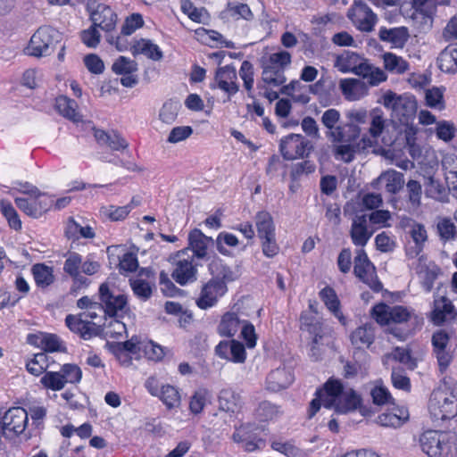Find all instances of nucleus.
<instances>
[{"instance_id": "nucleus-1", "label": "nucleus", "mask_w": 457, "mask_h": 457, "mask_svg": "<svg viewBox=\"0 0 457 457\" xmlns=\"http://www.w3.org/2000/svg\"><path fill=\"white\" fill-rule=\"evenodd\" d=\"M361 395L352 387L345 386L340 379L330 378L322 388L317 390L316 397L311 402L309 417H313L323 405L337 413L347 414L361 406Z\"/></svg>"}, {"instance_id": "nucleus-2", "label": "nucleus", "mask_w": 457, "mask_h": 457, "mask_svg": "<svg viewBox=\"0 0 457 457\" xmlns=\"http://www.w3.org/2000/svg\"><path fill=\"white\" fill-rule=\"evenodd\" d=\"M386 122L387 120L382 110H374L370 114V127L368 129V134H363L359 141L334 143L335 158L348 163L354 160L357 153L375 146L386 127Z\"/></svg>"}, {"instance_id": "nucleus-3", "label": "nucleus", "mask_w": 457, "mask_h": 457, "mask_svg": "<svg viewBox=\"0 0 457 457\" xmlns=\"http://www.w3.org/2000/svg\"><path fill=\"white\" fill-rule=\"evenodd\" d=\"M428 411L435 422L450 420L457 414V386L445 378L430 396Z\"/></svg>"}, {"instance_id": "nucleus-4", "label": "nucleus", "mask_w": 457, "mask_h": 457, "mask_svg": "<svg viewBox=\"0 0 457 457\" xmlns=\"http://www.w3.org/2000/svg\"><path fill=\"white\" fill-rule=\"evenodd\" d=\"M421 450L429 457H454L457 437L453 433L428 430L420 437Z\"/></svg>"}, {"instance_id": "nucleus-5", "label": "nucleus", "mask_w": 457, "mask_h": 457, "mask_svg": "<svg viewBox=\"0 0 457 457\" xmlns=\"http://www.w3.org/2000/svg\"><path fill=\"white\" fill-rule=\"evenodd\" d=\"M382 104L392 111V116L403 125L413 120L418 109L416 98L411 95L397 96L387 91L382 96Z\"/></svg>"}, {"instance_id": "nucleus-6", "label": "nucleus", "mask_w": 457, "mask_h": 457, "mask_svg": "<svg viewBox=\"0 0 457 457\" xmlns=\"http://www.w3.org/2000/svg\"><path fill=\"white\" fill-rule=\"evenodd\" d=\"M173 266L172 278L180 286L193 283L197 279V268L194 264V256L188 254L187 249L177 252L170 257Z\"/></svg>"}, {"instance_id": "nucleus-7", "label": "nucleus", "mask_w": 457, "mask_h": 457, "mask_svg": "<svg viewBox=\"0 0 457 457\" xmlns=\"http://www.w3.org/2000/svg\"><path fill=\"white\" fill-rule=\"evenodd\" d=\"M122 348L131 358L145 357L150 361H161L165 355L164 349L158 344L146 338L133 337L122 344Z\"/></svg>"}, {"instance_id": "nucleus-8", "label": "nucleus", "mask_w": 457, "mask_h": 457, "mask_svg": "<svg viewBox=\"0 0 457 457\" xmlns=\"http://www.w3.org/2000/svg\"><path fill=\"white\" fill-rule=\"evenodd\" d=\"M60 39L61 34L55 29L50 26L40 27L30 38L28 53L36 57L48 55Z\"/></svg>"}, {"instance_id": "nucleus-9", "label": "nucleus", "mask_w": 457, "mask_h": 457, "mask_svg": "<svg viewBox=\"0 0 457 457\" xmlns=\"http://www.w3.org/2000/svg\"><path fill=\"white\" fill-rule=\"evenodd\" d=\"M370 314L378 324L389 325L407 322L412 318L414 312L405 306H390L381 303L371 309Z\"/></svg>"}, {"instance_id": "nucleus-10", "label": "nucleus", "mask_w": 457, "mask_h": 457, "mask_svg": "<svg viewBox=\"0 0 457 457\" xmlns=\"http://www.w3.org/2000/svg\"><path fill=\"white\" fill-rule=\"evenodd\" d=\"M353 273L374 292H379L382 289V284L378 279L375 266L370 261L363 249H358L356 251Z\"/></svg>"}, {"instance_id": "nucleus-11", "label": "nucleus", "mask_w": 457, "mask_h": 457, "mask_svg": "<svg viewBox=\"0 0 457 457\" xmlns=\"http://www.w3.org/2000/svg\"><path fill=\"white\" fill-rule=\"evenodd\" d=\"M347 17L361 32H371L378 20L371 8L361 0L353 1L347 11Z\"/></svg>"}, {"instance_id": "nucleus-12", "label": "nucleus", "mask_w": 457, "mask_h": 457, "mask_svg": "<svg viewBox=\"0 0 457 457\" xmlns=\"http://www.w3.org/2000/svg\"><path fill=\"white\" fill-rule=\"evenodd\" d=\"M312 143L300 134H289L281 138L279 151L284 159L293 161L308 156Z\"/></svg>"}, {"instance_id": "nucleus-13", "label": "nucleus", "mask_w": 457, "mask_h": 457, "mask_svg": "<svg viewBox=\"0 0 457 457\" xmlns=\"http://www.w3.org/2000/svg\"><path fill=\"white\" fill-rule=\"evenodd\" d=\"M16 206L26 215L37 219L54 204V199L46 193H38L28 197H14Z\"/></svg>"}, {"instance_id": "nucleus-14", "label": "nucleus", "mask_w": 457, "mask_h": 457, "mask_svg": "<svg viewBox=\"0 0 457 457\" xmlns=\"http://www.w3.org/2000/svg\"><path fill=\"white\" fill-rule=\"evenodd\" d=\"M145 387L152 396L158 397L168 410L180 405L181 396L176 386L170 384L159 385L154 377H150L145 380Z\"/></svg>"}, {"instance_id": "nucleus-15", "label": "nucleus", "mask_w": 457, "mask_h": 457, "mask_svg": "<svg viewBox=\"0 0 457 457\" xmlns=\"http://www.w3.org/2000/svg\"><path fill=\"white\" fill-rule=\"evenodd\" d=\"M227 292L228 287L224 281L211 278L203 285L200 295L196 299V305L202 310L212 308Z\"/></svg>"}, {"instance_id": "nucleus-16", "label": "nucleus", "mask_w": 457, "mask_h": 457, "mask_svg": "<svg viewBox=\"0 0 457 457\" xmlns=\"http://www.w3.org/2000/svg\"><path fill=\"white\" fill-rule=\"evenodd\" d=\"M100 300L104 308V314L110 317H121L127 312V297L114 294L108 284L103 283L99 287Z\"/></svg>"}, {"instance_id": "nucleus-17", "label": "nucleus", "mask_w": 457, "mask_h": 457, "mask_svg": "<svg viewBox=\"0 0 457 457\" xmlns=\"http://www.w3.org/2000/svg\"><path fill=\"white\" fill-rule=\"evenodd\" d=\"M4 436L12 437L21 435L29 421L28 412L21 407H12L1 416Z\"/></svg>"}, {"instance_id": "nucleus-18", "label": "nucleus", "mask_w": 457, "mask_h": 457, "mask_svg": "<svg viewBox=\"0 0 457 457\" xmlns=\"http://www.w3.org/2000/svg\"><path fill=\"white\" fill-rule=\"evenodd\" d=\"M341 114L334 108L326 110L320 118L322 125L327 129L326 137L332 143L347 141L345 124L340 125Z\"/></svg>"}, {"instance_id": "nucleus-19", "label": "nucleus", "mask_w": 457, "mask_h": 457, "mask_svg": "<svg viewBox=\"0 0 457 457\" xmlns=\"http://www.w3.org/2000/svg\"><path fill=\"white\" fill-rule=\"evenodd\" d=\"M433 353L435 354L439 370L445 372L453 360V350L449 346L450 337L445 330H438L432 336Z\"/></svg>"}, {"instance_id": "nucleus-20", "label": "nucleus", "mask_w": 457, "mask_h": 457, "mask_svg": "<svg viewBox=\"0 0 457 457\" xmlns=\"http://www.w3.org/2000/svg\"><path fill=\"white\" fill-rule=\"evenodd\" d=\"M27 343L43 350L45 353H64L66 346L55 334L37 331L27 336Z\"/></svg>"}, {"instance_id": "nucleus-21", "label": "nucleus", "mask_w": 457, "mask_h": 457, "mask_svg": "<svg viewBox=\"0 0 457 457\" xmlns=\"http://www.w3.org/2000/svg\"><path fill=\"white\" fill-rule=\"evenodd\" d=\"M374 110L378 109H373L370 112L364 108L352 109L345 113L348 120V122L345 123L347 141H355L361 137V129L360 126L365 124L368 120L369 128L370 127V114Z\"/></svg>"}, {"instance_id": "nucleus-22", "label": "nucleus", "mask_w": 457, "mask_h": 457, "mask_svg": "<svg viewBox=\"0 0 457 457\" xmlns=\"http://www.w3.org/2000/svg\"><path fill=\"white\" fill-rule=\"evenodd\" d=\"M216 354L224 360L244 363L246 359L245 345L237 340L221 341L215 347Z\"/></svg>"}, {"instance_id": "nucleus-23", "label": "nucleus", "mask_w": 457, "mask_h": 457, "mask_svg": "<svg viewBox=\"0 0 457 457\" xmlns=\"http://www.w3.org/2000/svg\"><path fill=\"white\" fill-rule=\"evenodd\" d=\"M292 370L286 365L271 370L266 378V389L270 392H278L288 387L294 381Z\"/></svg>"}, {"instance_id": "nucleus-24", "label": "nucleus", "mask_w": 457, "mask_h": 457, "mask_svg": "<svg viewBox=\"0 0 457 457\" xmlns=\"http://www.w3.org/2000/svg\"><path fill=\"white\" fill-rule=\"evenodd\" d=\"M237 76L236 69L228 65L218 69L215 74V85L212 87H218L228 94V96H234L239 90L237 83Z\"/></svg>"}, {"instance_id": "nucleus-25", "label": "nucleus", "mask_w": 457, "mask_h": 457, "mask_svg": "<svg viewBox=\"0 0 457 457\" xmlns=\"http://www.w3.org/2000/svg\"><path fill=\"white\" fill-rule=\"evenodd\" d=\"M365 62L366 60L360 54L346 51L337 57L334 66L343 73L351 72L359 76L365 70Z\"/></svg>"}, {"instance_id": "nucleus-26", "label": "nucleus", "mask_w": 457, "mask_h": 457, "mask_svg": "<svg viewBox=\"0 0 457 457\" xmlns=\"http://www.w3.org/2000/svg\"><path fill=\"white\" fill-rule=\"evenodd\" d=\"M90 19L94 26L105 31L113 30L117 23V14L110 6L105 4H98L91 12Z\"/></svg>"}, {"instance_id": "nucleus-27", "label": "nucleus", "mask_w": 457, "mask_h": 457, "mask_svg": "<svg viewBox=\"0 0 457 457\" xmlns=\"http://www.w3.org/2000/svg\"><path fill=\"white\" fill-rule=\"evenodd\" d=\"M455 316V308L449 299L445 296L435 298L430 318L436 325H441L445 321L454 319Z\"/></svg>"}, {"instance_id": "nucleus-28", "label": "nucleus", "mask_w": 457, "mask_h": 457, "mask_svg": "<svg viewBox=\"0 0 457 457\" xmlns=\"http://www.w3.org/2000/svg\"><path fill=\"white\" fill-rule=\"evenodd\" d=\"M372 235L373 231L368 229V220L365 215H359L353 218L350 229V237L354 245L362 249Z\"/></svg>"}, {"instance_id": "nucleus-29", "label": "nucleus", "mask_w": 457, "mask_h": 457, "mask_svg": "<svg viewBox=\"0 0 457 457\" xmlns=\"http://www.w3.org/2000/svg\"><path fill=\"white\" fill-rule=\"evenodd\" d=\"M411 242L405 246V253L409 258H416L423 251L428 240V234L424 225L415 223L410 229Z\"/></svg>"}, {"instance_id": "nucleus-30", "label": "nucleus", "mask_w": 457, "mask_h": 457, "mask_svg": "<svg viewBox=\"0 0 457 457\" xmlns=\"http://www.w3.org/2000/svg\"><path fill=\"white\" fill-rule=\"evenodd\" d=\"M378 37L383 42L390 43L394 47L403 48L410 37V33L408 28L404 26L391 29L381 27Z\"/></svg>"}, {"instance_id": "nucleus-31", "label": "nucleus", "mask_w": 457, "mask_h": 457, "mask_svg": "<svg viewBox=\"0 0 457 457\" xmlns=\"http://www.w3.org/2000/svg\"><path fill=\"white\" fill-rule=\"evenodd\" d=\"M245 321V319H242L239 313L228 312L222 315L217 331L221 337H232L241 328Z\"/></svg>"}, {"instance_id": "nucleus-32", "label": "nucleus", "mask_w": 457, "mask_h": 457, "mask_svg": "<svg viewBox=\"0 0 457 457\" xmlns=\"http://www.w3.org/2000/svg\"><path fill=\"white\" fill-rule=\"evenodd\" d=\"M339 87L348 101H358L368 94L365 82L357 79H344L340 81Z\"/></svg>"}, {"instance_id": "nucleus-33", "label": "nucleus", "mask_w": 457, "mask_h": 457, "mask_svg": "<svg viewBox=\"0 0 457 457\" xmlns=\"http://www.w3.org/2000/svg\"><path fill=\"white\" fill-rule=\"evenodd\" d=\"M352 345L357 349L369 348L375 340V328L367 323L356 328L350 335Z\"/></svg>"}, {"instance_id": "nucleus-34", "label": "nucleus", "mask_w": 457, "mask_h": 457, "mask_svg": "<svg viewBox=\"0 0 457 457\" xmlns=\"http://www.w3.org/2000/svg\"><path fill=\"white\" fill-rule=\"evenodd\" d=\"M213 243L212 237L205 236L200 229L195 228L188 235V246L194 256L203 259L207 254L210 245Z\"/></svg>"}, {"instance_id": "nucleus-35", "label": "nucleus", "mask_w": 457, "mask_h": 457, "mask_svg": "<svg viewBox=\"0 0 457 457\" xmlns=\"http://www.w3.org/2000/svg\"><path fill=\"white\" fill-rule=\"evenodd\" d=\"M218 403L221 411L232 413L239 411L243 403L240 395L230 387L220 391Z\"/></svg>"}, {"instance_id": "nucleus-36", "label": "nucleus", "mask_w": 457, "mask_h": 457, "mask_svg": "<svg viewBox=\"0 0 457 457\" xmlns=\"http://www.w3.org/2000/svg\"><path fill=\"white\" fill-rule=\"evenodd\" d=\"M55 110L62 117L73 121L79 122L82 120V115L79 112L77 102L65 96H60L55 99Z\"/></svg>"}, {"instance_id": "nucleus-37", "label": "nucleus", "mask_w": 457, "mask_h": 457, "mask_svg": "<svg viewBox=\"0 0 457 457\" xmlns=\"http://www.w3.org/2000/svg\"><path fill=\"white\" fill-rule=\"evenodd\" d=\"M134 56L143 54L153 61H160L163 54L161 48L150 39L141 38L135 40L130 46Z\"/></svg>"}, {"instance_id": "nucleus-38", "label": "nucleus", "mask_w": 457, "mask_h": 457, "mask_svg": "<svg viewBox=\"0 0 457 457\" xmlns=\"http://www.w3.org/2000/svg\"><path fill=\"white\" fill-rule=\"evenodd\" d=\"M403 175L394 170L383 172L377 179L373 180L372 186L378 187L379 184H384L388 193L395 194L403 186Z\"/></svg>"}, {"instance_id": "nucleus-39", "label": "nucleus", "mask_w": 457, "mask_h": 457, "mask_svg": "<svg viewBox=\"0 0 457 457\" xmlns=\"http://www.w3.org/2000/svg\"><path fill=\"white\" fill-rule=\"evenodd\" d=\"M94 137L101 145H106L113 151H123L128 148V142L119 134L106 133L104 130L94 129Z\"/></svg>"}, {"instance_id": "nucleus-40", "label": "nucleus", "mask_w": 457, "mask_h": 457, "mask_svg": "<svg viewBox=\"0 0 457 457\" xmlns=\"http://www.w3.org/2000/svg\"><path fill=\"white\" fill-rule=\"evenodd\" d=\"M313 86H305L299 80H293L281 87V94L290 96L295 102L307 104L310 101L309 93Z\"/></svg>"}, {"instance_id": "nucleus-41", "label": "nucleus", "mask_w": 457, "mask_h": 457, "mask_svg": "<svg viewBox=\"0 0 457 457\" xmlns=\"http://www.w3.org/2000/svg\"><path fill=\"white\" fill-rule=\"evenodd\" d=\"M320 297L329 312L343 324H346V319L341 312L340 301L336 291L330 287H325L320 292Z\"/></svg>"}, {"instance_id": "nucleus-42", "label": "nucleus", "mask_w": 457, "mask_h": 457, "mask_svg": "<svg viewBox=\"0 0 457 457\" xmlns=\"http://www.w3.org/2000/svg\"><path fill=\"white\" fill-rule=\"evenodd\" d=\"M439 268L436 265L428 266L419 263L416 268V273L419 277L420 282L426 292H430L433 288L434 282L439 274Z\"/></svg>"}, {"instance_id": "nucleus-43", "label": "nucleus", "mask_w": 457, "mask_h": 457, "mask_svg": "<svg viewBox=\"0 0 457 457\" xmlns=\"http://www.w3.org/2000/svg\"><path fill=\"white\" fill-rule=\"evenodd\" d=\"M437 62L444 72L457 71V44L445 47L439 54Z\"/></svg>"}, {"instance_id": "nucleus-44", "label": "nucleus", "mask_w": 457, "mask_h": 457, "mask_svg": "<svg viewBox=\"0 0 457 457\" xmlns=\"http://www.w3.org/2000/svg\"><path fill=\"white\" fill-rule=\"evenodd\" d=\"M65 323L71 331L79 334L84 339L90 338L93 335L90 322L84 320L81 314L68 315Z\"/></svg>"}, {"instance_id": "nucleus-45", "label": "nucleus", "mask_w": 457, "mask_h": 457, "mask_svg": "<svg viewBox=\"0 0 457 457\" xmlns=\"http://www.w3.org/2000/svg\"><path fill=\"white\" fill-rule=\"evenodd\" d=\"M65 235L68 238L78 240L79 238H93L95 237L94 229L87 225L82 226L78 223L73 218H69L66 223Z\"/></svg>"}, {"instance_id": "nucleus-46", "label": "nucleus", "mask_w": 457, "mask_h": 457, "mask_svg": "<svg viewBox=\"0 0 457 457\" xmlns=\"http://www.w3.org/2000/svg\"><path fill=\"white\" fill-rule=\"evenodd\" d=\"M255 227L260 239L275 236V226L271 215L265 211L257 212Z\"/></svg>"}, {"instance_id": "nucleus-47", "label": "nucleus", "mask_w": 457, "mask_h": 457, "mask_svg": "<svg viewBox=\"0 0 457 457\" xmlns=\"http://www.w3.org/2000/svg\"><path fill=\"white\" fill-rule=\"evenodd\" d=\"M425 195L428 198L438 202H446L448 200V194L445 187L436 180L433 177H428L424 182Z\"/></svg>"}, {"instance_id": "nucleus-48", "label": "nucleus", "mask_w": 457, "mask_h": 457, "mask_svg": "<svg viewBox=\"0 0 457 457\" xmlns=\"http://www.w3.org/2000/svg\"><path fill=\"white\" fill-rule=\"evenodd\" d=\"M209 271L212 275V278H218L224 281L227 285L228 282L233 281L236 278L233 270L225 265L220 258H214L209 263Z\"/></svg>"}, {"instance_id": "nucleus-49", "label": "nucleus", "mask_w": 457, "mask_h": 457, "mask_svg": "<svg viewBox=\"0 0 457 457\" xmlns=\"http://www.w3.org/2000/svg\"><path fill=\"white\" fill-rule=\"evenodd\" d=\"M180 108L181 104L179 101L167 100L159 110V120L167 125L173 124L178 118Z\"/></svg>"}, {"instance_id": "nucleus-50", "label": "nucleus", "mask_w": 457, "mask_h": 457, "mask_svg": "<svg viewBox=\"0 0 457 457\" xmlns=\"http://www.w3.org/2000/svg\"><path fill=\"white\" fill-rule=\"evenodd\" d=\"M224 17L231 18L235 21L243 19L251 21L253 14L246 4L242 3H228L223 11Z\"/></svg>"}, {"instance_id": "nucleus-51", "label": "nucleus", "mask_w": 457, "mask_h": 457, "mask_svg": "<svg viewBox=\"0 0 457 457\" xmlns=\"http://www.w3.org/2000/svg\"><path fill=\"white\" fill-rule=\"evenodd\" d=\"M36 284L40 287H46L54 282V270L44 263H37L31 269Z\"/></svg>"}, {"instance_id": "nucleus-52", "label": "nucleus", "mask_w": 457, "mask_h": 457, "mask_svg": "<svg viewBox=\"0 0 457 457\" xmlns=\"http://www.w3.org/2000/svg\"><path fill=\"white\" fill-rule=\"evenodd\" d=\"M384 67L390 72L403 74L409 70V63L405 59L393 53L383 55Z\"/></svg>"}, {"instance_id": "nucleus-53", "label": "nucleus", "mask_w": 457, "mask_h": 457, "mask_svg": "<svg viewBox=\"0 0 457 457\" xmlns=\"http://www.w3.org/2000/svg\"><path fill=\"white\" fill-rule=\"evenodd\" d=\"M211 392L206 388H198L194 392L189 400V410L194 414L203 411L205 405L211 399Z\"/></svg>"}, {"instance_id": "nucleus-54", "label": "nucleus", "mask_w": 457, "mask_h": 457, "mask_svg": "<svg viewBox=\"0 0 457 457\" xmlns=\"http://www.w3.org/2000/svg\"><path fill=\"white\" fill-rule=\"evenodd\" d=\"M284 72L281 69H275L264 64L262 78L265 84L277 87L282 86L287 80Z\"/></svg>"}, {"instance_id": "nucleus-55", "label": "nucleus", "mask_w": 457, "mask_h": 457, "mask_svg": "<svg viewBox=\"0 0 457 457\" xmlns=\"http://www.w3.org/2000/svg\"><path fill=\"white\" fill-rule=\"evenodd\" d=\"M271 448L281 453L287 457H305L304 452L293 441L274 440L270 445Z\"/></svg>"}, {"instance_id": "nucleus-56", "label": "nucleus", "mask_w": 457, "mask_h": 457, "mask_svg": "<svg viewBox=\"0 0 457 457\" xmlns=\"http://www.w3.org/2000/svg\"><path fill=\"white\" fill-rule=\"evenodd\" d=\"M436 230L440 239L444 242L453 241L457 237L456 226L450 218L439 219Z\"/></svg>"}, {"instance_id": "nucleus-57", "label": "nucleus", "mask_w": 457, "mask_h": 457, "mask_svg": "<svg viewBox=\"0 0 457 457\" xmlns=\"http://www.w3.org/2000/svg\"><path fill=\"white\" fill-rule=\"evenodd\" d=\"M0 210L2 214L7 220L11 228L16 231L21 229V220H20V217L11 202L2 199L0 201Z\"/></svg>"}, {"instance_id": "nucleus-58", "label": "nucleus", "mask_w": 457, "mask_h": 457, "mask_svg": "<svg viewBox=\"0 0 457 457\" xmlns=\"http://www.w3.org/2000/svg\"><path fill=\"white\" fill-rule=\"evenodd\" d=\"M301 328L313 336V343L318 344L322 337L321 323L314 317L302 314L300 318Z\"/></svg>"}, {"instance_id": "nucleus-59", "label": "nucleus", "mask_w": 457, "mask_h": 457, "mask_svg": "<svg viewBox=\"0 0 457 457\" xmlns=\"http://www.w3.org/2000/svg\"><path fill=\"white\" fill-rule=\"evenodd\" d=\"M40 383L46 389L52 391H60L65 386L60 371L45 372L40 378Z\"/></svg>"}, {"instance_id": "nucleus-60", "label": "nucleus", "mask_w": 457, "mask_h": 457, "mask_svg": "<svg viewBox=\"0 0 457 457\" xmlns=\"http://www.w3.org/2000/svg\"><path fill=\"white\" fill-rule=\"evenodd\" d=\"M196 34L202 37L206 43L214 42L217 45L228 48H235L234 43L226 40L224 37L218 31L201 28L196 30Z\"/></svg>"}, {"instance_id": "nucleus-61", "label": "nucleus", "mask_w": 457, "mask_h": 457, "mask_svg": "<svg viewBox=\"0 0 457 457\" xmlns=\"http://www.w3.org/2000/svg\"><path fill=\"white\" fill-rule=\"evenodd\" d=\"M389 359H393L397 361L410 369H414L416 366L415 361L411 355V353L408 349L396 347L391 353L386 354L383 358V361L385 364L387 363Z\"/></svg>"}, {"instance_id": "nucleus-62", "label": "nucleus", "mask_w": 457, "mask_h": 457, "mask_svg": "<svg viewBox=\"0 0 457 457\" xmlns=\"http://www.w3.org/2000/svg\"><path fill=\"white\" fill-rule=\"evenodd\" d=\"M291 62V54L286 50H280L278 52L270 54L265 64L275 69H281L285 71V69L288 67Z\"/></svg>"}, {"instance_id": "nucleus-63", "label": "nucleus", "mask_w": 457, "mask_h": 457, "mask_svg": "<svg viewBox=\"0 0 457 457\" xmlns=\"http://www.w3.org/2000/svg\"><path fill=\"white\" fill-rule=\"evenodd\" d=\"M363 67H365V70L362 73H360L359 76L367 79L368 82L371 86H377L379 83L385 81L387 78L386 73L381 69L372 66L367 61L365 62Z\"/></svg>"}, {"instance_id": "nucleus-64", "label": "nucleus", "mask_w": 457, "mask_h": 457, "mask_svg": "<svg viewBox=\"0 0 457 457\" xmlns=\"http://www.w3.org/2000/svg\"><path fill=\"white\" fill-rule=\"evenodd\" d=\"M411 7L414 14H419L424 19L432 21L436 13V8L431 3V0H412Z\"/></svg>"}]
</instances>
